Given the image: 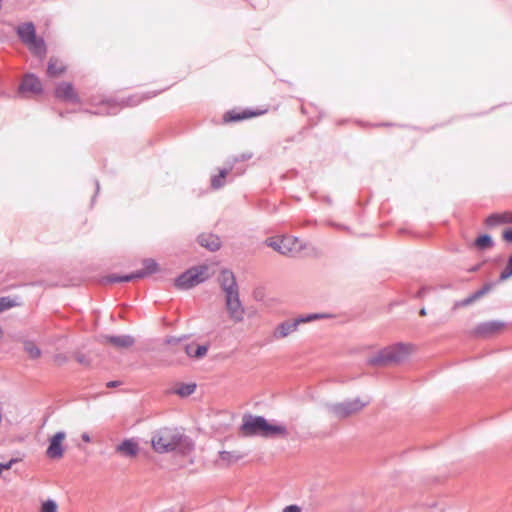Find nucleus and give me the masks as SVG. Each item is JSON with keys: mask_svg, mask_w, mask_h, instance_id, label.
I'll return each instance as SVG.
<instances>
[{"mask_svg": "<svg viewBox=\"0 0 512 512\" xmlns=\"http://www.w3.org/2000/svg\"><path fill=\"white\" fill-rule=\"evenodd\" d=\"M66 438L64 431H59L49 441V446L46 450V455L50 459H60L63 457L64 448L62 446L63 440Z\"/></svg>", "mask_w": 512, "mask_h": 512, "instance_id": "9d476101", "label": "nucleus"}, {"mask_svg": "<svg viewBox=\"0 0 512 512\" xmlns=\"http://www.w3.org/2000/svg\"><path fill=\"white\" fill-rule=\"evenodd\" d=\"M102 342L110 344L111 346L118 349H127L134 345L135 339L131 335H119V336H102Z\"/></svg>", "mask_w": 512, "mask_h": 512, "instance_id": "f8f14e48", "label": "nucleus"}, {"mask_svg": "<svg viewBox=\"0 0 512 512\" xmlns=\"http://www.w3.org/2000/svg\"><path fill=\"white\" fill-rule=\"evenodd\" d=\"M158 271V264L155 260L148 258L143 260V269L124 276L110 275L107 281L110 283L129 282L144 278Z\"/></svg>", "mask_w": 512, "mask_h": 512, "instance_id": "0eeeda50", "label": "nucleus"}, {"mask_svg": "<svg viewBox=\"0 0 512 512\" xmlns=\"http://www.w3.org/2000/svg\"><path fill=\"white\" fill-rule=\"evenodd\" d=\"M181 340H182V338L168 337L165 340V344L173 346V345L179 344L181 342Z\"/></svg>", "mask_w": 512, "mask_h": 512, "instance_id": "f704fd0d", "label": "nucleus"}, {"mask_svg": "<svg viewBox=\"0 0 512 512\" xmlns=\"http://www.w3.org/2000/svg\"><path fill=\"white\" fill-rule=\"evenodd\" d=\"M17 462H18V460L13 458V459H10L6 463H0V476L2 475L3 471H7V470L11 469L13 464H15Z\"/></svg>", "mask_w": 512, "mask_h": 512, "instance_id": "473e14b6", "label": "nucleus"}, {"mask_svg": "<svg viewBox=\"0 0 512 512\" xmlns=\"http://www.w3.org/2000/svg\"><path fill=\"white\" fill-rule=\"evenodd\" d=\"M233 168V163L230 164L229 168H224L219 171L218 175H215L211 179V186L214 189H220L225 185V178Z\"/></svg>", "mask_w": 512, "mask_h": 512, "instance_id": "5701e85b", "label": "nucleus"}, {"mask_svg": "<svg viewBox=\"0 0 512 512\" xmlns=\"http://www.w3.org/2000/svg\"><path fill=\"white\" fill-rule=\"evenodd\" d=\"M122 384L121 381H118V380H115V381H109L106 386L108 388H116V387H119L120 385Z\"/></svg>", "mask_w": 512, "mask_h": 512, "instance_id": "ea45409f", "label": "nucleus"}, {"mask_svg": "<svg viewBox=\"0 0 512 512\" xmlns=\"http://www.w3.org/2000/svg\"><path fill=\"white\" fill-rule=\"evenodd\" d=\"M266 245L268 247H271L275 251L279 252L281 254V244H280V238H268L265 241Z\"/></svg>", "mask_w": 512, "mask_h": 512, "instance_id": "7c9ffc66", "label": "nucleus"}, {"mask_svg": "<svg viewBox=\"0 0 512 512\" xmlns=\"http://www.w3.org/2000/svg\"><path fill=\"white\" fill-rule=\"evenodd\" d=\"M115 450L123 456L132 458L138 455L139 446L133 439H125L122 443L116 446Z\"/></svg>", "mask_w": 512, "mask_h": 512, "instance_id": "dca6fc26", "label": "nucleus"}, {"mask_svg": "<svg viewBox=\"0 0 512 512\" xmlns=\"http://www.w3.org/2000/svg\"><path fill=\"white\" fill-rule=\"evenodd\" d=\"M198 243L212 252L217 251L221 246L219 237L214 234H201L198 236Z\"/></svg>", "mask_w": 512, "mask_h": 512, "instance_id": "f3484780", "label": "nucleus"}, {"mask_svg": "<svg viewBox=\"0 0 512 512\" xmlns=\"http://www.w3.org/2000/svg\"><path fill=\"white\" fill-rule=\"evenodd\" d=\"M209 345H197L194 343L184 345L183 349L187 356L200 359L208 352Z\"/></svg>", "mask_w": 512, "mask_h": 512, "instance_id": "a211bd4d", "label": "nucleus"}, {"mask_svg": "<svg viewBox=\"0 0 512 512\" xmlns=\"http://www.w3.org/2000/svg\"><path fill=\"white\" fill-rule=\"evenodd\" d=\"M420 316H426V310L424 308H422L419 312Z\"/></svg>", "mask_w": 512, "mask_h": 512, "instance_id": "37998d69", "label": "nucleus"}, {"mask_svg": "<svg viewBox=\"0 0 512 512\" xmlns=\"http://www.w3.org/2000/svg\"><path fill=\"white\" fill-rule=\"evenodd\" d=\"M81 438H82V440H83L84 442H90V441H91V438H90V436H89L87 433H83V434L81 435Z\"/></svg>", "mask_w": 512, "mask_h": 512, "instance_id": "79ce46f5", "label": "nucleus"}, {"mask_svg": "<svg viewBox=\"0 0 512 512\" xmlns=\"http://www.w3.org/2000/svg\"><path fill=\"white\" fill-rule=\"evenodd\" d=\"M55 95L57 98L65 100V101H71V102H78V96L74 91V88L71 83L62 82L58 84L55 90Z\"/></svg>", "mask_w": 512, "mask_h": 512, "instance_id": "2eb2a0df", "label": "nucleus"}, {"mask_svg": "<svg viewBox=\"0 0 512 512\" xmlns=\"http://www.w3.org/2000/svg\"><path fill=\"white\" fill-rule=\"evenodd\" d=\"M18 35L24 44L36 37L35 27L32 23H25L18 27Z\"/></svg>", "mask_w": 512, "mask_h": 512, "instance_id": "aec40b11", "label": "nucleus"}, {"mask_svg": "<svg viewBox=\"0 0 512 512\" xmlns=\"http://www.w3.org/2000/svg\"><path fill=\"white\" fill-rule=\"evenodd\" d=\"M367 404L368 401H364L360 398L350 399L334 405L331 408V412L337 418H348L362 411Z\"/></svg>", "mask_w": 512, "mask_h": 512, "instance_id": "6e6552de", "label": "nucleus"}, {"mask_svg": "<svg viewBox=\"0 0 512 512\" xmlns=\"http://www.w3.org/2000/svg\"><path fill=\"white\" fill-rule=\"evenodd\" d=\"M493 241L489 235H481L474 241V246L479 250H486L491 248Z\"/></svg>", "mask_w": 512, "mask_h": 512, "instance_id": "a878e982", "label": "nucleus"}, {"mask_svg": "<svg viewBox=\"0 0 512 512\" xmlns=\"http://www.w3.org/2000/svg\"><path fill=\"white\" fill-rule=\"evenodd\" d=\"M283 512H301V509L297 505H289L284 508Z\"/></svg>", "mask_w": 512, "mask_h": 512, "instance_id": "4c0bfd02", "label": "nucleus"}, {"mask_svg": "<svg viewBox=\"0 0 512 512\" xmlns=\"http://www.w3.org/2000/svg\"><path fill=\"white\" fill-rule=\"evenodd\" d=\"M247 454L241 451H220L219 458L224 461L227 465H232L242 460Z\"/></svg>", "mask_w": 512, "mask_h": 512, "instance_id": "412c9836", "label": "nucleus"}, {"mask_svg": "<svg viewBox=\"0 0 512 512\" xmlns=\"http://www.w3.org/2000/svg\"><path fill=\"white\" fill-rule=\"evenodd\" d=\"M319 319L320 313H312L308 315H301L295 319L283 321L276 326L273 332V337L277 340L285 338L294 331H296L300 324L308 323Z\"/></svg>", "mask_w": 512, "mask_h": 512, "instance_id": "39448f33", "label": "nucleus"}, {"mask_svg": "<svg viewBox=\"0 0 512 512\" xmlns=\"http://www.w3.org/2000/svg\"><path fill=\"white\" fill-rule=\"evenodd\" d=\"M76 360H77L78 363H80L82 365H89L90 364V361L88 360V358L84 354H77L76 355Z\"/></svg>", "mask_w": 512, "mask_h": 512, "instance_id": "72a5a7b5", "label": "nucleus"}, {"mask_svg": "<svg viewBox=\"0 0 512 512\" xmlns=\"http://www.w3.org/2000/svg\"><path fill=\"white\" fill-rule=\"evenodd\" d=\"M512 276V255L509 258L506 268L500 274V280L504 281Z\"/></svg>", "mask_w": 512, "mask_h": 512, "instance_id": "2f4dec72", "label": "nucleus"}, {"mask_svg": "<svg viewBox=\"0 0 512 512\" xmlns=\"http://www.w3.org/2000/svg\"><path fill=\"white\" fill-rule=\"evenodd\" d=\"M41 91H42V84H41L39 78H37L33 74H27L23 78V80L19 86V92L22 94L27 93V92H30L33 94H38Z\"/></svg>", "mask_w": 512, "mask_h": 512, "instance_id": "ddd939ff", "label": "nucleus"}, {"mask_svg": "<svg viewBox=\"0 0 512 512\" xmlns=\"http://www.w3.org/2000/svg\"><path fill=\"white\" fill-rule=\"evenodd\" d=\"M502 237L507 242H512V228L503 232Z\"/></svg>", "mask_w": 512, "mask_h": 512, "instance_id": "e433bc0d", "label": "nucleus"}, {"mask_svg": "<svg viewBox=\"0 0 512 512\" xmlns=\"http://www.w3.org/2000/svg\"><path fill=\"white\" fill-rule=\"evenodd\" d=\"M41 512H57V504L53 500H46L42 503Z\"/></svg>", "mask_w": 512, "mask_h": 512, "instance_id": "c756f323", "label": "nucleus"}, {"mask_svg": "<svg viewBox=\"0 0 512 512\" xmlns=\"http://www.w3.org/2000/svg\"><path fill=\"white\" fill-rule=\"evenodd\" d=\"M65 71V66L56 58L51 57L47 67L49 77H57Z\"/></svg>", "mask_w": 512, "mask_h": 512, "instance_id": "4be33fe9", "label": "nucleus"}, {"mask_svg": "<svg viewBox=\"0 0 512 512\" xmlns=\"http://www.w3.org/2000/svg\"><path fill=\"white\" fill-rule=\"evenodd\" d=\"M240 432L246 437L260 436L263 438H285L289 434L285 425L272 424L263 416L252 414L243 416Z\"/></svg>", "mask_w": 512, "mask_h": 512, "instance_id": "f03ea898", "label": "nucleus"}, {"mask_svg": "<svg viewBox=\"0 0 512 512\" xmlns=\"http://www.w3.org/2000/svg\"><path fill=\"white\" fill-rule=\"evenodd\" d=\"M141 99L134 96V97H131L129 99H127V101L125 102V105L126 106H135L137 105L138 103H140Z\"/></svg>", "mask_w": 512, "mask_h": 512, "instance_id": "c9c22d12", "label": "nucleus"}, {"mask_svg": "<svg viewBox=\"0 0 512 512\" xmlns=\"http://www.w3.org/2000/svg\"><path fill=\"white\" fill-rule=\"evenodd\" d=\"M414 351V347L409 343H397L379 350L370 357L369 363L377 366H385L392 363H398L407 358Z\"/></svg>", "mask_w": 512, "mask_h": 512, "instance_id": "7ed1b4c3", "label": "nucleus"}, {"mask_svg": "<svg viewBox=\"0 0 512 512\" xmlns=\"http://www.w3.org/2000/svg\"><path fill=\"white\" fill-rule=\"evenodd\" d=\"M218 282L224 295L239 291L234 273L228 269H223L218 277Z\"/></svg>", "mask_w": 512, "mask_h": 512, "instance_id": "9b49d317", "label": "nucleus"}, {"mask_svg": "<svg viewBox=\"0 0 512 512\" xmlns=\"http://www.w3.org/2000/svg\"><path fill=\"white\" fill-rule=\"evenodd\" d=\"M151 445L155 452L163 454L177 451L182 455L189 454L194 444L191 439L179 429L162 427L152 433Z\"/></svg>", "mask_w": 512, "mask_h": 512, "instance_id": "f257e3e1", "label": "nucleus"}, {"mask_svg": "<svg viewBox=\"0 0 512 512\" xmlns=\"http://www.w3.org/2000/svg\"><path fill=\"white\" fill-rule=\"evenodd\" d=\"M208 267H192L175 279V286L181 290H187L204 282L208 278Z\"/></svg>", "mask_w": 512, "mask_h": 512, "instance_id": "20e7f679", "label": "nucleus"}, {"mask_svg": "<svg viewBox=\"0 0 512 512\" xmlns=\"http://www.w3.org/2000/svg\"><path fill=\"white\" fill-rule=\"evenodd\" d=\"M491 286L489 284L485 285L481 290L475 292L473 295H471L470 297H468L467 299H465L462 304L463 305H469L471 304L473 301L479 299L480 297H482L483 295H485L489 290H490Z\"/></svg>", "mask_w": 512, "mask_h": 512, "instance_id": "cd10ccee", "label": "nucleus"}, {"mask_svg": "<svg viewBox=\"0 0 512 512\" xmlns=\"http://www.w3.org/2000/svg\"><path fill=\"white\" fill-rule=\"evenodd\" d=\"M281 246V254L282 255H296L303 253L304 256H310L311 254H315V249L311 248L310 245L302 240L285 236L280 238Z\"/></svg>", "mask_w": 512, "mask_h": 512, "instance_id": "423d86ee", "label": "nucleus"}, {"mask_svg": "<svg viewBox=\"0 0 512 512\" xmlns=\"http://www.w3.org/2000/svg\"><path fill=\"white\" fill-rule=\"evenodd\" d=\"M23 349L29 355V357L31 359H37L41 355L40 349L32 341H29V340L24 341Z\"/></svg>", "mask_w": 512, "mask_h": 512, "instance_id": "393cba45", "label": "nucleus"}, {"mask_svg": "<svg viewBox=\"0 0 512 512\" xmlns=\"http://www.w3.org/2000/svg\"><path fill=\"white\" fill-rule=\"evenodd\" d=\"M503 326V324L501 323H496V322H493V323H490V324H487V328L490 330V331H495V330H499L501 329Z\"/></svg>", "mask_w": 512, "mask_h": 512, "instance_id": "58836bf2", "label": "nucleus"}, {"mask_svg": "<svg viewBox=\"0 0 512 512\" xmlns=\"http://www.w3.org/2000/svg\"><path fill=\"white\" fill-rule=\"evenodd\" d=\"M255 113H252V112H244L242 114L240 113H236L234 111H230V112H227L225 115H224V120L226 122H229V121H240V120H243V119H246V118H249L251 116H254Z\"/></svg>", "mask_w": 512, "mask_h": 512, "instance_id": "bb28decb", "label": "nucleus"}, {"mask_svg": "<svg viewBox=\"0 0 512 512\" xmlns=\"http://www.w3.org/2000/svg\"><path fill=\"white\" fill-rule=\"evenodd\" d=\"M485 225L493 228L499 225L512 223V211H502L490 214L484 221Z\"/></svg>", "mask_w": 512, "mask_h": 512, "instance_id": "4468645a", "label": "nucleus"}, {"mask_svg": "<svg viewBox=\"0 0 512 512\" xmlns=\"http://www.w3.org/2000/svg\"><path fill=\"white\" fill-rule=\"evenodd\" d=\"M225 308L229 318L235 322H242L244 319L245 309L240 300L239 291L225 295Z\"/></svg>", "mask_w": 512, "mask_h": 512, "instance_id": "1a4fd4ad", "label": "nucleus"}, {"mask_svg": "<svg viewBox=\"0 0 512 512\" xmlns=\"http://www.w3.org/2000/svg\"><path fill=\"white\" fill-rule=\"evenodd\" d=\"M249 158H250V155L246 156V155L242 154L240 158H234L233 163L238 162V161H245Z\"/></svg>", "mask_w": 512, "mask_h": 512, "instance_id": "a19ab883", "label": "nucleus"}, {"mask_svg": "<svg viewBox=\"0 0 512 512\" xmlns=\"http://www.w3.org/2000/svg\"><path fill=\"white\" fill-rule=\"evenodd\" d=\"M16 302L9 297L0 298V312L5 311L11 307H14Z\"/></svg>", "mask_w": 512, "mask_h": 512, "instance_id": "c85d7f7f", "label": "nucleus"}, {"mask_svg": "<svg viewBox=\"0 0 512 512\" xmlns=\"http://www.w3.org/2000/svg\"><path fill=\"white\" fill-rule=\"evenodd\" d=\"M29 50L37 57L43 58L46 55V45L42 38H38L37 36L33 38V40L29 41L27 44Z\"/></svg>", "mask_w": 512, "mask_h": 512, "instance_id": "6ab92c4d", "label": "nucleus"}, {"mask_svg": "<svg viewBox=\"0 0 512 512\" xmlns=\"http://www.w3.org/2000/svg\"><path fill=\"white\" fill-rule=\"evenodd\" d=\"M196 390L195 383H181L175 388L174 393L180 397H188L193 394Z\"/></svg>", "mask_w": 512, "mask_h": 512, "instance_id": "b1692460", "label": "nucleus"}]
</instances>
